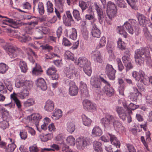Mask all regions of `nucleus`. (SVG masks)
<instances>
[{"label":"nucleus","mask_w":152,"mask_h":152,"mask_svg":"<svg viewBox=\"0 0 152 152\" xmlns=\"http://www.w3.org/2000/svg\"><path fill=\"white\" fill-rule=\"evenodd\" d=\"M134 58L136 64L140 66L143 64L145 60L150 62L151 57L149 49L147 48L137 49L135 52Z\"/></svg>","instance_id":"obj_1"},{"label":"nucleus","mask_w":152,"mask_h":152,"mask_svg":"<svg viewBox=\"0 0 152 152\" xmlns=\"http://www.w3.org/2000/svg\"><path fill=\"white\" fill-rule=\"evenodd\" d=\"M74 62L79 65L83 69L85 73L88 76H90L92 72L90 66L91 63L85 57H80L78 60H75Z\"/></svg>","instance_id":"obj_2"},{"label":"nucleus","mask_w":152,"mask_h":152,"mask_svg":"<svg viewBox=\"0 0 152 152\" xmlns=\"http://www.w3.org/2000/svg\"><path fill=\"white\" fill-rule=\"evenodd\" d=\"M117 30L119 33L123 34L125 38L127 37V34L125 30L131 34H133L134 33L132 27L129 21L126 22L122 26L118 27Z\"/></svg>","instance_id":"obj_3"},{"label":"nucleus","mask_w":152,"mask_h":152,"mask_svg":"<svg viewBox=\"0 0 152 152\" xmlns=\"http://www.w3.org/2000/svg\"><path fill=\"white\" fill-rule=\"evenodd\" d=\"M101 81L104 83L108 84L107 81L100 76L92 77L91 78L90 83L93 87L100 89L101 86Z\"/></svg>","instance_id":"obj_4"},{"label":"nucleus","mask_w":152,"mask_h":152,"mask_svg":"<svg viewBox=\"0 0 152 152\" xmlns=\"http://www.w3.org/2000/svg\"><path fill=\"white\" fill-rule=\"evenodd\" d=\"M90 138L88 137H80L77 139V146L79 149L81 150L90 144Z\"/></svg>","instance_id":"obj_5"},{"label":"nucleus","mask_w":152,"mask_h":152,"mask_svg":"<svg viewBox=\"0 0 152 152\" xmlns=\"http://www.w3.org/2000/svg\"><path fill=\"white\" fill-rule=\"evenodd\" d=\"M48 28L44 26H39L35 28L34 29V34L36 39L42 38L43 35L46 34L48 33Z\"/></svg>","instance_id":"obj_6"},{"label":"nucleus","mask_w":152,"mask_h":152,"mask_svg":"<svg viewBox=\"0 0 152 152\" xmlns=\"http://www.w3.org/2000/svg\"><path fill=\"white\" fill-rule=\"evenodd\" d=\"M114 119L115 120L114 117L112 115H107L105 118H102L101 121L106 129H110V121H113Z\"/></svg>","instance_id":"obj_7"},{"label":"nucleus","mask_w":152,"mask_h":152,"mask_svg":"<svg viewBox=\"0 0 152 152\" xmlns=\"http://www.w3.org/2000/svg\"><path fill=\"white\" fill-rule=\"evenodd\" d=\"M115 72L116 70L112 65L109 64H107L105 68V73L110 80L115 79Z\"/></svg>","instance_id":"obj_8"},{"label":"nucleus","mask_w":152,"mask_h":152,"mask_svg":"<svg viewBox=\"0 0 152 152\" xmlns=\"http://www.w3.org/2000/svg\"><path fill=\"white\" fill-rule=\"evenodd\" d=\"M6 50L11 58H14L18 55L20 50L15 46L10 45L8 46Z\"/></svg>","instance_id":"obj_9"},{"label":"nucleus","mask_w":152,"mask_h":152,"mask_svg":"<svg viewBox=\"0 0 152 152\" xmlns=\"http://www.w3.org/2000/svg\"><path fill=\"white\" fill-rule=\"evenodd\" d=\"M133 77L137 81L143 82L145 74L142 70H140L139 72L133 71L132 73Z\"/></svg>","instance_id":"obj_10"},{"label":"nucleus","mask_w":152,"mask_h":152,"mask_svg":"<svg viewBox=\"0 0 152 152\" xmlns=\"http://www.w3.org/2000/svg\"><path fill=\"white\" fill-rule=\"evenodd\" d=\"M83 104L85 109L90 112H93L96 110V105L90 100L87 99L84 100L83 102Z\"/></svg>","instance_id":"obj_11"},{"label":"nucleus","mask_w":152,"mask_h":152,"mask_svg":"<svg viewBox=\"0 0 152 152\" xmlns=\"http://www.w3.org/2000/svg\"><path fill=\"white\" fill-rule=\"evenodd\" d=\"M57 70L54 67H50L46 70L47 75L49 76H52L53 80H57L59 77L58 75L56 73Z\"/></svg>","instance_id":"obj_12"},{"label":"nucleus","mask_w":152,"mask_h":152,"mask_svg":"<svg viewBox=\"0 0 152 152\" xmlns=\"http://www.w3.org/2000/svg\"><path fill=\"white\" fill-rule=\"evenodd\" d=\"M69 86H70L69 89V94L72 96L76 95L78 93V89L75 83L72 81L70 82Z\"/></svg>","instance_id":"obj_13"},{"label":"nucleus","mask_w":152,"mask_h":152,"mask_svg":"<svg viewBox=\"0 0 152 152\" xmlns=\"http://www.w3.org/2000/svg\"><path fill=\"white\" fill-rule=\"evenodd\" d=\"M122 60L126 67V71L133 68V66L131 63L132 60L128 56H124L122 57Z\"/></svg>","instance_id":"obj_14"},{"label":"nucleus","mask_w":152,"mask_h":152,"mask_svg":"<svg viewBox=\"0 0 152 152\" xmlns=\"http://www.w3.org/2000/svg\"><path fill=\"white\" fill-rule=\"evenodd\" d=\"M17 94L14 92L13 93L10 95V99L12 101H13L18 108L20 110L21 109L22 106L20 100L17 97Z\"/></svg>","instance_id":"obj_15"},{"label":"nucleus","mask_w":152,"mask_h":152,"mask_svg":"<svg viewBox=\"0 0 152 152\" xmlns=\"http://www.w3.org/2000/svg\"><path fill=\"white\" fill-rule=\"evenodd\" d=\"M105 84L107 85L104 87L103 89V91L107 96H112L114 94V89L112 87L110 86V84L108 82V84Z\"/></svg>","instance_id":"obj_16"},{"label":"nucleus","mask_w":152,"mask_h":152,"mask_svg":"<svg viewBox=\"0 0 152 152\" xmlns=\"http://www.w3.org/2000/svg\"><path fill=\"white\" fill-rule=\"evenodd\" d=\"M80 88L81 91V94L82 96L84 97H88V93L87 88L86 84L83 82L80 83Z\"/></svg>","instance_id":"obj_17"},{"label":"nucleus","mask_w":152,"mask_h":152,"mask_svg":"<svg viewBox=\"0 0 152 152\" xmlns=\"http://www.w3.org/2000/svg\"><path fill=\"white\" fill-rule=\"evenodd\" d=\"M116 110L120 119L123 121L125 120L127 114L123 108L122 107H117L116 108Z\"/></svg>","instance_id":"obj_18"},{"label":"nucleus","mask_w":152,"mask_h":152,"mask_svg":"<svg viewBox=\"0 0 152 152\" xmlns=\"http://www.w3.org/2000/svg\"><path fill=\"white\" fill-rule=\"evenodd\" d=\"M54 108V103L52 100L48 99L46 102L44 106L45 110L48 112L52 111Z\"/></svg>","instance_id":"obj_19"},{"label":"nucleus","mask_w":152,"mask_h":152,"mask_svg":"<svg viewBox=\"0 0 152 152\" xmlns=\"http://www.w3.org/2000/svg\"><path fill=\"white\" fill-rule=\"evenodd\" d=\"M25 81V78L22 75H19L15 83V86L18 88L23 87V88Z\"/></svg>","instance_id":"obj_20"},{"label":"nucleus","mask_w":152,"mask_h":152,"mask_svg":"<svg viewBox=\"0 0 152 152\" xmlns=\"http://www.w3.org/2000/svg\"><path fill=\"white\" fill-rule=\"evenodd\" d=\"M37 85L43 91L46 90L47 88V86L45 81L42 78H39L37 80Z\"/></svg>","instance_id":"obj_21"},{"label":"nucleus","mask_w":152,"mask_h":152,"mask_svg":"<svg viewBox=\"0 0 152 152\" xmlns=\"http://www.w3.org/2000/svg\"><path fill=\"white\" fill-rule=\"evenodd\" d=\"M110 137V140L112 144L116 146L117 148H119L120 146V143L118 140L115 135L110 134H108Z\"/></svg>","instance_id":"obj_22"},{"label":"nucleus","mask_w":152,"mask_h":152,"mask_svg":"<svg viewBox=\"0 0 152 152\" xmlns=\"http://www.w3.org/2000/svg\"><path fill=\"white\" fill-rule=\"evenodd\" d=\"M92 57L95 61L100 63H102V57L100 52H94L93 53Z\"/></svg>","instance_id":"obj_23"},{"label":"nucleus","mask_w":152,"mask_h":152,"mask_svg":"<svg viewBox=\"0 0 152 152\" xmlns=\"http://www.w3.org/2000/svg\"><path fill=\"white\" fill-rule=\"evenodd\" d=\"M114 119L113 121L114 127L115 129L119 131L122 132L124 129V127L123 126L121 123L118 121L116 120L114 118Z\"/></svg>","instance_id":"obj_24"},{"label":"nucleus","mask_w":152,"mask_h":152,"mask_svg":"<svg viewBox=\"0 0 152 152\" xmlns=\"http://www.w3.org/2000/svg\"><path fill=\"white\" fill-rule=\"evenodd\" d=\"M67 36L72 40H75L77 37V32L76 29L74 28H72L70 30L69 32L66 34Z\"/></svg>","instance_id":"obj_25"},{"label":"nucleus","mask_w":152,"mask_h":152,"mask_svg":"<svg viewBox=\"0 0 152 152\" xmlns=\"http://www.w3.org/2000/svg\"><path fill=\"white\" fill-rule=\"evenodd\" d=\"M35 101L34 99L31 98L27 99L23 103V105L24 107L28 108L33 106L35 104Z\"/></svg>","instance_id":"obj_26"},{"label":"nucleus","mask_w":152,"mask_h":152,"mask_svg":"<svg viewBox=\"0 0 152 152\" xmlns=\"http://www.w3.org/2000/svg\"><path fill=\"white\" fill-rule=\"evenodd\" d=\"M102 133V131L99 126H95L92 131V134L94 137L99 136Z\"/></svg>","instance_id":"obj_27"},{"label":"nucleus","mask_w":152,"mask_h":152,"mask_svg":"<svg viewBox=\"0 0 152 152\" xmlns=\"http://www.w3.org/2000/svg\"><path fill=\"white\" fill-rule=\"evenodd\" d=\"M29 94V90L26 88H23L22 90L18 94L19 97L22 99L26 98L28 96Z\"/></svg>","instance_id":"obj_28"},{"label":"nucleus","mask_w":152,"mask_h":152,"mask_svg":"<svg viewBox=\"0 0 152 152\" xmlns=\"http://www.w3.org/2000/svg\"><path fill=\"white\" fill-rule=\"evenodd\" d=\"M62 116V112L61 110L56 109L53 112L52 118L54 119H58Z\"/></svg>","instance_id":"obj_29"},{"label":"nucleus","mask_w":152,"mask_h":152,"mask_svg":"<svg viewBox=\"0 0 152 152\" xmlns=\"http://www.w3.org/2000/svg\"><path fill=\"white\" fill-rule=\"evenodd\" d=\"M31 120H33L35 123L37 127V125L39 121L41 119L42 117L38 113H35L31 115Z\"/></svg>","instance_id":"obj_30"},{"label":"nucleus","mask_w":152,"mask_h":152,"mask_svg":"<svg viewBox=\"0 0 152 152\" xmlns=\"http://www.w3.org/2000/svg\"><path fill=\"white\" fill-rule=\"evenodd\" d=\"M101 143L97 141H95L94 142V149L96 152H102L103 150L101 147Z\"/></svg>","instance_id":"obj_31"},{"label":"nucleus","mask_w":152,"mask_h":152,"mask_svg":"<svg viewBox=\"0 0 152 152\" xmlns=\"http://www.w3.org/2000/svg\"><path fill=\"white\" fill-rule=\"evenodd\" d=\"M91 33L93 37H94L99 38L100 36V31L96 26L93 27Z\"/></svg>","instance_id":"obj_32"},{"label":"nucleus","mask_w":152,"mask_h":152,"mask_svg":"<svg viewBox=\"0 0 152 152\" xmlns=\"http://www.w3.org/2000/svg\"><path fill=\"white\" fill-rule=\"evenodd\" d=\"M107 50L108 53L110 54V57L111 58V60H114L115 57L113 52V47L110 44L107 45Z\"/></svg>","instance_id":"obj_33"},{"label":"nucleus","mask_w":152,"mask_h":152,"mask_svg":"<svg viewBox=\"0 0 152 152\" xmlns=\"http://www.w3.org/2000/svg\"><path fill=\"white\" fill-rule=\"evenodd\" d=\"M42 71L41 66L39 65L36 64L35 66L33 69L32 73L33 75H37L40 74Z\"/></svg>","instance_id":"obj_34"},{"label":"nucleus","mask_w":152,"mask_h":152,"mask_svg":"<svg viewBox=\"0 0 152 152\" xmlns=\"http://www.w3.org/2000/svg\"><path fill=\"white\" fill-rule=\"evenodd\" d=\"M66 130L70 133L73 132L75 130L74 123L71 122H68L67 124Z\"/></svg>","instance_id":"obj_35"},{"label":"nucleus","mask_w":152,"mask_h":152,"mask_svg":"<svg viewBox=\"0 0 152 152\" xmlns=\"http://www.w3.org/2000/svg\"><path fill=\"white\" fill-rule=\"evenodd\" d=\"M74 68L73 67L71 66L69 68H67L65 73L67 77L71 78L73 76V73L75 72Z\"/></svg>","instance_id":"obj_36"},{"label":"nucleus","mask_w":152,"mask_h":152,"mask_svg":"<svg viewBox=\"0 0 152 152\" xmlns=\"http://www.w3.org/2000/svg\"><path fill=\"white\" fill-rule=\"evenodd\" d=\"M82 118L83 124L86 126H89L91 124V121L85 115H82Z\"/></svg>","instance_id":"obj_37"},{"label":"nucleus","mask_w":152,"mask_h":152,"mask_svg":"<svg viewBox=\"0 0 152 152\" xmlns=\"http://www.w3.org/2000/svg\"><path fill=\"white\" fill-rule=\"evenodd\" d=\"M19 65L21 72L24 73H26L28 69L26 63L23 61H20Z\"/></svg>","instance_id":"obj_38"},{"label":"nucleus","mask_w":152,"mask_h":152,"mask_svg":"<svg viewBox=\"0 0 152 152\" xmlns=\"http://www.w3.org/2000/svg\"><path fill=\"white\" fill-rule=\"evenodd\" d=\"M137 16L140 24L144 25L146 20L145 16L143 15L140 13H137Z\"/></svg>","instance_id":"obj_39"},{"label":"nucleus","mask_w":152,"mask_h":152,"mask_svg":"<svg viewBox=\"0 0 152 152\" xmlns=\"http://www.w3.org/2000/svg\"><path fill=\"white\" fill-rule=\"evenodd\" d=\"M65 58L66 59H70L74 61L75 60H76L74 57V54L69 51H66L64 55Z\"/></svg>","instance_id":"obj_40"},{"label":"nucleus","mask_w":152,"mask_h":152,"mask_svg":"<svg viewBox=\"0 0 152 152\" xmlns=\"http://www.w3.org/2000/svg\"><path fill=\"white\" fill-rule=\"evenodd\" d=\"M47 11L48 13H52L53 12V6L52 3L48 1L46 3Z\"/></svg>","instance_id":"obj_41"},{"label":"nucleus","mask_w":152,"mask_h":152,"mask_svg":"<svg viewBox=\"0 0 152 152\" xmlns=\"http://www.w3.org/2000/svg\"><path fill=\"white\" fill-rule=\"evenodd\" d=\"M117 10H107V14L109 19L112 20L116 16Z\"/></svg>","instance_id":"obj_42"},{"label":"nucleus","mask_w":152,"mask_h":152,"mask_svg":"<svg viewBox=\"0 0 152 152\" xmlns=\"http://www.w3.org/2000/svg\"><path fill=\"white\" fill-rule=\"evenodd\" d=\"M18 39L21 42L25 43L31 40V37L27 35H23V37L19 36Z\"/></svg>","instance_id":"obj_43"},{"label":"nucleus","mask_w":152,"mask_h":152,"mask_svg":"<svg viewBox=\"0 0 152 152\" xmlns=\"http://www.w3.org/2000/svg\"><path fill=\"white\" fill-rule=\"evenodd\" d=\"M106 43L105 37H102L100 39L99 45L96 46V48L99 49L104 46Z\"/></svg>","instance_id":"obj_44"},{"label":"nucleus","mask_w":152,"mask_h":152,"mask_svg":"<svg viewBox=\"0 0 152 152\" xmlns=\"http://www.w3.org/2000/svg\"><path fill=\"white\" fill-rule=\"evenodd\" d=\"M9 126V124L7 120H3L0 122V128L3 130L8 128Z\"/></svg>","instance_id":"obj_45"},{"label":"nucleus","mask_w":152,"mask_h":152,"mask_svg":"<svg viewBox=\"0 0 152 152\" xmlns=\"http://www.w3.org/2000/svg\"><path fill=\"white\" fill-rule=\"evenodd\" d=\"M107 10H117L116 6L114 3L109 1L107 2Z\"/></svg>","instance_id":"obj_46"},{"label":"nucleus","mask_w":152,"mask_h":152,"mask_svg":"<svg viewBox=\"0 0 152 152\" xmlns=\"http://www.w3.org/2000/svg\"><path fill=\"white\" fill-rule=\"evenodd\" d=\"M116 4L121 8H125L126 7V3L123 0H114Z\"/></svg>","instance_id":"obj_47"},{"label":"nucleus","mask_w":152,"mask_h":152,"mask_svg":"<svg viewBox=\"0 0 152 152\" xmlns=\"http://www.w3.org/2000/svg\"><path fill=\"white\" fill-rule=\"evenodd\" d=\"M8 68L6 64L2 63H0V73L3 74L5 73Z\"/></svg>","instance_id":"obj_48"},{"label":"nucleus","mask_w":152,"mask_h":152,"mask_svg":"<svg viewBox=\"0 0 152 152\" xmlns=\"http://www.w3.org/2000/svg\"><path fill=\"white\" fill-rule=\"evenodd\" d=\"M66 141L70 145H75V139L72 136L68 137L66 139Z\"/></svg>","instance_id":"obj_49"},{"label":"nucleus","mask_w":152,"mask_h":152,"mask_svg":"<svg viewBox=\"0 0 152 152\" xmlns=\"http://www.w3.org/2000/svg\"><path fill=\"white\" fill-rule=\"evenodd\" d=\"M118 47L121 50H124L125 49V45L124 42L122 41L121 39L119 38L117 41Z\"/></svg>","instance_id":"obj_50"},{"label":"nucleus","mask_w":152,"mask_h":152,"mask_svg":"<svg viewBox=\"0 0 152 152\" xmlns=\"http://www.w3.org/2000/svg\"><path fill=\"white\" fill-rule=\"evenodd\" d=\"M38 10L39 14L42 15L44 13L45 10L44 5L42 2H39L38 4Z\"/></svg>","instance_id":"obj_51"},{"label":"nucleus","mask_w":152,"mask_h":152,"mask_svg":"<svg viewBox=\"0 0 152 152\" xmlns=\"http://www.w3.org/2000/svg\"><path fill=\"white\" fill-rule=\"evenodd\" d=\"M16 147V145L14 143L9 144L6 149V152H13Z\"/></svg>","instance_id":"obj_52"},{"label":"nucleus","mask_w":152,"mask_h":152,"mask_svg":"<svg viewBox=\"0 0 152 152\" xmlns=\"http://www.w3.org/2000/svg\"><path fill=\"white\" fill-rule=\"evenodd\" d=\"M56 6L58 7L61 9H62L64 2V0H54Z\"/></svg>","instance_id":"obj_53"},{"label":"nucleus","mask_w":152,"mask_h":152,"mask_svg":"<svg viewBox=\"0 0 152 152\" xmlns=\"http://www.w3.org/2000/svg\"><path fill=\"white\" fill-rule=\"evenodd\" d=\"M95 10H96L97 15L103 14V11L102 9L98 5L96 2L94 3Z\"/></svg>","instance_id":"obj_54"},{"label":"nucleus","mask_w":152,"mask_h":152,"mask_svg":"<svg viewBox=\"0 0 152 152\" xmlns=\"http://www.w3.org/2000/svg\"><path fill=\"white\" fill-rule=\"evenodd\" d=\"M74 17L77 21L80 20L81 19L79 11L76 10H74L73 11Z\"/></svg>","instance_id":"obj_55"},{"label":"nucleus","mask_w":152,"mask_h":152,"mask_svg":"<svg viewBox=\"0 0 152 152\" xmlns=\"http://www.w3.org/2000/svg\"><path fill=\"white\" fill-rule=\"evenodd\" d=\"M63 18V23L65 26H70L71 25V22L73 21L68 18L65 16H64Z\"/></svg>","instance_id":"obj_56"},{"label":"nucleus","mask_w":152,"mask_h":152,"mask_svg":"<svg viewBox=\"0 0 152 152\" xmlns=\"http://www.w3.org/2000/svg\"><path fill=\"white\" fill-rule=\"evenodd\" d=\"M19 135L22 140H25L27 137V132L25 130H21L20 132Z\"/></svg>","instance_id":"obj_57"},{"label":"nucleus","mask_w":152,"mask_h":152,"mask_svg":"<svg viewBox=\"0 0 152 152\" xmlns=\"http://www.w3.org/2000/svg\"><path fill=\"white\" fill-rule=\"evenodd\" d=\"M33 84L31 82L29 81H26L24 82L23 88H26V89H28L29 90L32 87Z\"/></svg>","instance_id":"obj_58"},{"label":"nucleus","mask_w":152,"mask_h":152,"mask_svg":"<svg viewBox=\"0 0 152 152\" xmlns=\"http://www.w3.org/2000/svg\"><path fill=\"white\" fill-rule=\"evenodd\" d=\"M1 113H2V118L3 120H7L9 117V112L4 109V110H3Z\"/></svg>","instance_id":"obj_59"},{"label":"nucleus","mask_w":152,"mask_h":152,"mask_svg":"<svg viewBox=\"0 0 152 152\" xmlns=\"http://www.w3.org/2000/svg\"><path fill=\"white\" fill-rule=\"evenodd\" d=\"M79 6L81 8L82 12L83 10L86 9L88 7L86 3L82 1H80L79 3Z\"/></svg>","instance_id":"obj_60"},{"label":"nucleus","mask_w":152,"mask_h":152,"mask_svg":"<svg viewBox=\"0 0 152 152\" xmlns=\"http://www.w3.org/2000/svg\"><path fill=\"white\" fill-rule=\"evenodd\" d=\"M0 91L3 93H7V89L4 84L2 82L0 81Z\"/></svg>","instance_id":"obj_61"},{"label":"nucleus","mask_w":152,"mask_h":152,"mask_svg":"<svg viewBox=\"0 0 152 152\" xmlns=\"http://www.w3.org/2000/svg\"><path fill=\"white\" fill-rule=\"evenodd\" d=\"M139 106L137 105H136L132 103H130L129 106V107H127L126 111L128 112V110H134L138 108Z\"/></svg>","instance_id":"obj_62"},{"label":"nucleus","mask_w":152,"mask_h":152,"mask_svg":"<svg viewBox=\"0 0 152 152\" xmlns=\"http://www.w3.org/2000/svg\"><path fill=\"white\" fill-rule=\"evenodd\" d=\"M139 95L138 93L137 92H133L130 93V98L132 101H135L137 99V97Z\"/></svg>","instance_id":"obj_63"},{"label":"nucleus","mask_w":152,"mask_h":152,"mask_svg":"<svg viewBox=\"0 0 152 152\" xmlns=\"http://www.w3.org/2000/svg\"><path fill=\"white\" fill-rule=\"evenodd\" d=\"M62 44L64 46L68 47L72 45L70 41L65 37L63 38Z\"/></svg>","instance_id":"obj_64"}]
</instances>
